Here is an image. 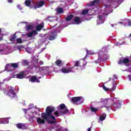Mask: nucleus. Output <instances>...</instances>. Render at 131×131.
I'll use <instances>...</instances> for the list:
<instances>
[{
  "instance_id": "40",
  "label": "nucleus",
  "mask_w": 131,
  "mask_h": 131,
  "mask_svg": "<svg viewBox=\"0 0 131 131\" xmlns=\"http://www.w3.org/2000/svg\"><path fill=\"white\" fill-rule=\"evenodd\" d=\"M128 77L129 78V80L131 81V75H128Z\"/></svg>"
},
{
  "instance_id": "44",
  "label": "nucleus",
  "mask_w": 131,
  "mask_h": 131,
  "mask_svg": "<svg viewBox=\"0 0 131 131\" xmlns=\"http://www.w3.org/2000/svg\"><path fill=\"white\" fill-rule=\"evenodd\" d=\"M3 40V38L0 37V41H2Z\"/></svg>"
},
{
  "instance_id": "49",
  "label": "nucleus",
  "mask_w": 131,
  "mask_h": 131,
  "mask_svg": "<svg viewBox=\"0 0 131 131\" xmlns=\"http://www.w3.org/2000/svg\"><path fill=\"white\" fill-rule=\"evenodd\" d=\"M108 6H109V7H110V5H108Z\"/></svg>"
},
{
  "instance_id": "5",
  "label": "nucleus",
  "mask_w": 131,
  "mask_h": 131,
  "mask_svg": "<svg viewBox=\"0 0 131 131\" xmlns=\"http://www.w3.org/2000/svg\"><path fill=\"white\" fill-rule=\"evenodd\" d=\"M16 126L19 129H22L23 130L27 129V124L26 123H18L16 124Z\"/></svg>"
},
{
  "instance_id": "7",
  "label": "nucleus",
  "mask_w": 131,
  "mask_h": 131,
  "mask_svg": "<svg viewBox=\"0 0 131 131\" xmlns=\"http://www.w3.org/2000/svg\"><path fill=\"white\" fill-rule=\"evenodd\" d=\"M43 6H45V1H41L38 3H35L34 4V9L35 10L36 9H39V8H41V7H43Z\"/></svg>"
},
{
  "instance_id": "10",
  "label": "nucleus",
  "mask_w": 131,
  "mask_h": 131,
  "mask_svg": "<svg viewBox=\"0 0 131 131\" xmlns=\"http://www.w3.org/2000/svg\"><path fill=\"white\" fill-rule=\"evenodd\" d=\"M56 36H57V32L53 31L49 34L48 38L49 40H54L56 39Z\"/></svg>"
},
{
  "instance_id": "34",
  "label": "nucleus",
  "mask_w": 131,
  "mask_h": 131,
  "mask_svg": "<svg viewBox=\"0 0 131 131\" xmlns=\"http://www.w3.org/2000/svg\"><path fill=\"white\" fill-rule=\"evenodd\" d=\"M28 37H32L33 36V34L32 32H31L28 34Z\"/></svg>"
},
{
  "instance_id": "9",
  "label": "nucleus",
  "mask_w": 131,
  "mask_h": 131,
  "mask_svg": "<svg viewBox=\"0 0 131 131\" xmlns=\"http://www.w3.org/2000/svg\"><path fill=\"white\" fill-rule=\"evenodd\" d=\"M121 105L120 103H113L112 104V106L110 105L109 106H105L106 108V110H110V109H113V108H117V109H119Z\"/></svg>"
},
{
  "instance_id": "25",
  "label": "nucleus",
  "mask_w": 131,
  "mask_h": 131,
  "mask_svg": "<svg viewBox=\"0 0 131 131\" xmlns=\"http://www.w3.org/2000/svg\"><path fill=\"white\" fill-rule=\"evenodd\" d=\"M88 55H94V52L92 50H86V55H85V56L84 57V59H86L87 57H88Z\"/></svg>"
},
{
  "instance_id": "37",
  "label": "nucleus",
  "mask_w": 131,
  "mask_h": 131,
  "mask_svg": "<svg viewBox=\"0 0 131 131\" xmlns=\"http://www.w3.org/2000/svg\"><path fill=\"white\" fill-rule=\"evenodd\" d=\"M23 63H24V65H26V66H27L29 64V63L28 62V61L27 60L24 61Z\"/></svg>"
},
{
  "instance_id": "1",
  "label": "nucleus",
  "mask_w": 131,
  "mask_h": 131,
  "mask_svg": "<svg viewBox=\"0 0 131 131\" xmlns=\"http://www.w3.org/2000/svg\"><path fill=\"white\" fill-rule=\"evenodd\" d=\"M55 108L52 106H48L46 108V113H42L41 114V118H38L37 119V122L39 124H45L46 123V121L49 124H54V123H57V119L55 116L52 115V113L55 111Z\"/></svg>"
},
{
  "instance_id": "19",
  "label": "nucleus",
  "mask_w": 131,
  "mask_h": 131,
  "mask_svg": "<svg viewBox=\"0 0 131 131\" xmlns=\"http://www.w3.org/2000/svg\"><path fill=\"white\" fill-rule=\"evenodd\" d=\"M102 108H103V106L98 108H95L93 107V106L90 107V109L92 112H97V111H99V109H102Z\"/></svg>"
},
{
  "instance_id": "18",
  "label": "nucleus",
  "mask_w": 131,
  "mask_h": 131,
  "mask_svg": "<svg viewBox=\"0 0 131 131\" xmlns=\"http://www.w3.org/2000/svg\"><path fill=\"white\" fill-rule=\"evenodd\" d=\"M74 22L76 24H79L81 23V20L80 19V17H76L74 19Z\"/></svg>"
},
{
  "instance_id": "24",
  "label": "nucleus",
  "mask_w": 131,
  "mask_h": 131,
  "mask_svg": "<svg viewBox=\"0 0 131 131\" xmlns=\"http://www.w3.org/2000/svg\"><path fill=\"white\" fill-rule=\"evenodd\" d=\"M55 63L56 66H58V67H61V66H62V60H61L58 59L55 61Z\"/></svg>"
},
{
  "instance_id": "15",
  "label": "nucleus",
  "mask_w": 131,
  "mask_h": 131,
  "mask_svg": "<svg viewBox=\"0 0 131 131\" xmlns=\"http://www.w3.org/2000/svg\"><path fill=\"white\" fill-rule=\"evenodd\" d=\"M30 80L31 82H40V81H39V79H37V77L35 76H32L30 79Z\"/></svg>"
},
{
  "instance_id": "17",
  "label": "nucleus",
  "mask_w": 131,
  "mask_h": 131,
  "mask_svg": "<svg viewBox=\"0 0 131 131\" xmlns=\"http://www.w3.org/2000/svg\"><path fill=\"white\" fill-rule=\"evenodd\" d=\"M16 76L17 78H18L19 79L24 78V72H21L19 74H17Z\"/></svg>"
},
{
  "instance_id": "14",
  "label": "nucleus",
  "mask_w": 131,
  "mask_h": 131,
  "mask_svg": "<svg viewBox=\"0 0 131 131\" xmlns=\"http://www.w3.org/2000/svg\"><path fill=\"white\" fill-rule=\"evenodd\" d=\"M45 23L43 22H42L41 24L38 25L36 26V30L37 31H40L42 28L45 27L44 25Z\"/></svg>"
},
{
  "instance_id": "27",
  "label": "nucleus",
  "mask_w": 131,
  "mask_h": 131,
  "mask_svg": "<svg viewBox=\"0 0 131 131\" xmlns=\"http://www.w3.org/2000/svg\"><path fill=\"white\" fill-rule=\"evenodd\" d=\"M25 4L27 7H30V5H31V1H26L25 2Z\"/></svg>"
},
{
  "instance_id": "6",
  "label": "nucleus",
  "mask_w": 131,
  "mask_h": 131,
  "mask_svg": "<svg viewBox=\"0 0 131 131\" xmlns=\"http://www.w3.org/2000/svg\"><path fill=\"white\" fill-rule=\"evenodd\" d=\"M129 63V59L127 58L122 57L120 58L118 62V64L121 65V64H127Z\"/></svg>"
},
{
  "instance_id": "28",
  "label": "nucleus",
  "mask_w": 131,
  "mask_h": 131,
  "mask_svg": "<svg viewBox=\"0 0 131 131\" xmlns=\"http://www.w3.org/2000/svg\"><path fill=\"white\" fill-rule=\"evenodd\" d=\"M46 20H48V21H49V22H54V21H55V19H54V17L51 16H49L48 17H47Z\"/></svg>"
},
{
  "instance_id": "3",
  "label": "nucleus",
  "mask_w": 131,
  "mask_h": 131,
  "mask_svg": "<svg viewBox=\"0 0 131 131\" xmlns=\"http://www.w3.org/2000/svg\"><path fill=\"white\" fill-rule=\"evenodd\" d=\"M105 56V54H104V52L103 51H100L98 54V59L96 60H95V63H100L102 60L104 59V56Z\"/></svg>"
},
{
  "instance_id": "47",
  "label": "nucleus",
  "mask_w": 131,
  "mask_h": 131,
  "mask_svg": "<svg viewBox=\"0 0 131 131\" xmlns=\"http://www.w3.org/2000/svg\"><path fill=\"white\" fill-rule=\"evenodd\" d=\"M2 32V29H0V33Z\"/></svg>"
},
{
  "instance_id": "33",
  "label": "nucleus",
  "mask_w": 131,
  "mask_h": 131,
  "mask_svg": "<svg viewBox=\"0 0 131 131\" xmlns=\"http://www.w3.org/2000/svg\"><path fill=\"white\" fill-rule=\"evenodd\" d=\"M75 67H79V61L77 60L75 63Z\"/></svg>"
},
{
  "instance_id": "23",
  "label": "nucleus",
  "mask_w": 131,
  "mask_h": 131,
  "mask_svg": "<svg viewBox=\"0 0 131 131\" xmlns=\"http://www.w3.org/2000/svg\"><path fill=\"white\" fill-rule=\"evenodd\" d=\"M105 102H106V104H108V105L109 104H111V105H112V103L114 102V100H113V99L108 98L105 100Z\"/></svg>"
},
{
  "instance_id": "2",
  "label": "nucleus",
  "mask_w": 131,
  "mask_h": 131,
  "mask_svg": "<svg viewBox=\"0 0 131 131\" xmlns=\"http://www.w3.org/2000/svg\"><path fill=\"white\" fill-rule=\"evenodd\" d=\"M71 102L74 105H76L78 102H80L79 104H82L83 103V97L82 96L72 97Z\"/></svg>"
},
{
  "instance_id": "12",
  "label": "nucleus",
  "mask_w": 131,
  "mask_h": 131,
  "mask_svg": "<svg viewBox=\"0 0 131 131\" xmlns=\"http://www.w3.org/2000/svg\"><path fill=\"white\" fill-rule=\"evenodd\" d=\"M97 25H100V24H103L104 20H103V17L102 15H98L97 19Z\"/></svg>"
},
{
  "instance_id": "20",
  "label": "nucleus",
  "mask_w": 131,
  "mask_h": 131,
  "mask_svg": "<svg viewBox=\"0 0 131 131\" xmlns=\"http://www.w3.org/2000/svg\"><path fill=\"white\" fill-rule=\"evenodd\" d=\"M16 38H17V36H16V33H14L10 37L9 40L10 41H15V40H16Z\"/></svg>"
},
{
  "instance_id": "38",
  "label": "nucleus",
  "mask_w": 131,
  "mask_h": 131,
  "mask_svg": "<svg viewBox=\"0 0 131 131\" xmlns=\"http://www.w3.org/2000/svg\"><path fill=\"white\" fill-rule=\"evenodd\" d=\"M54 114L55 116H59L60 115V114L58 112V111H56L54 113Z\"/></svg>"
},
{
  "instance_id": "39",
  "label": "nucleus",
  "mask_w": 131,
  "mask_h": 131,
  "mask_svg": "<svg viewBox=\"0 0 131 131\" xmlns=\"http://www.w3.org/2000/svg\"><path fill=\"white\" fill-rule=\"evenodd\" d=\"M7 2L9 4H12V3H13V0H7Z\"/></svg>"
},
{
  "instance_id": "43",
  "label": "nucleus",
  "mask_w": 131,
  "mask_h": 131,
  "mask_svg": "<svg viewBox=\"0 0 131 131\" xmlns=\"http://www.w3.org/2000/svg\"><path fill=\"white\" fill-rule=\"evenodd\" d=\"M91 130H92V127H90L88 129V131H91Z\"/></svg>"
},
{
  "instance_id": "45",
  "label": "nucleus",
  "mask_w": 131,
  "mask_h": 131,
  "mask_svg": "<svg viewBox=\"0 0 131 131\" xmlns=\"http://www.w3.org/2000/svg\"><path fill=\"white\" fill-rule=\"evenodd\" d=\"M129 25H131V21H128Z\"/></svg>"
},
{
  "instance_id": "22",
  "label": "nucleus",
  "mask_w": 131,
  "mask_h": 131,
  "mask_svg": "<svg viewBox=\"0 0 131 131\" xmlns=\"http://www.w3.org/2000/svg\"><path fill=\"white\" fill-rule=\"evenodd\" d=\"M74 18V15L73 14H70V15L67 16L66 18V21H71V19H73Z\"/></svg>"
},
{
  "instance_id": "31",
  "label": "nucleus",
  "mask_w": 131,
  "mask_h": 131,
  "mask_svg": "<svg viewBox=\"0 0 131 131\" xmlns=\"http://www.w3.org/2000/svg\"><path fill=\"white\" fill-rule=\"evenodd\" d=\"M32 29H33V26L30 25L27 26V30H32Z\"/></svg>"
},
{
  "instance_id": "46",
  "label": "nucleus",
  "mask_w": 131,
  "mask_h": 131,
  "mask_svg": "<svg viewBox=\"0 0 131 131\" xmlns=\"http://www.w3.org/2000/svg\"><path fill=\"white\" fill-rule=\"evenodd\" d=\"M129 37H131V34H129Z\"/></svg>"
},
{
  "instance_id": "11",
  "label": "nucleus",
  "mask_w": 131,
  "mask_h": 131,
  "mask_svg": "<svg viewBox=\"0 0 131 131\" xmlns=\"http://www.w3.org/2000/svg\"><path fill=\"white\" fill-rule=\"evenodd\" d=\"M19 65L17 63H11V64H7L5 66V68L6 69H8L11 67H13V68H18V67Z\"/></svg>"
},
{
  "instance_id": "35",
  "label": "nucleus",
  "mask_w": 131,
  "mask_h": 131,
  "mask_svg": "<svg viewBox=\"0 0 131 131\" xmlns=\"http://www.w3.org/2000/svg\"><path fill=\"white\" fill-rule=\"evenodd\" d=\"M32 33H33V34H35V35L38 34V32H37V31L36 30L32 31Z\"/></svg>"
},
{
  "instance_id": "41",
  "label": "nucleus",
  "mask_w": 131,
  "mask_h": 131,
  "mask_svg": "<svg viewBox=\"0 0 131 131\" xmlns=\"http://www.w3.org/2000/svg\"><path fill=\"white\" fill-rule=\"evenodd\" d=\"M39 64H40V65H42V64H43V61H39Z\"/></svg>"
},
{
  "instance_id": "32",
  "label": "nucleus",
  "mask_w": 131,
  "mask_h": 131,
  "mask_svg": "<svg viewBox=\"0 0 131 131\" xmlns=\"http://www.w3.org/2000/svg\"><path fill=\"white\" fill-rule=\"evenodd\" d=\"M16 42L17 43H22L23 41L22 40V39L18 38L16 39Z\"/></svg>"
},
{
  "instance_id": "21",
  "label": "nucleus",
  "mask_w": 131,
  "mask_h": 131,
  "mask_svg": "<svg viewBox=\"0 0 131 131\" xmlns=\"http://www.w3.org/2000/svg\"><path fill=\"white\" fill-rule=\"evenodd\" d=\"M57 14H63L64 13V9L61 7H58L56 9Z\"/></svg>"
},
{
  "instance_id": "26",
  "label": "nucleus",
  "mask_w": 131,
  "mask_h": 131,
  "mask_svg": "<svg viewBox=\"0 0 131 131\" xmlns=\"http://www.w3.org/2000/svg\"><path fill=\"white\" fill-rule=\"evenodd\" d=\"M99 3H100V0H94L91 2V6H95V5H98Z\"/></svg>"
},
{
  "instance_id": "4",
  "label": "nucleus",
  "mask_w": 131,
  "mask_h": 131,
  "mask_svg": "<svg viewBox=\"0 0 131 131\" xmlns=\"http://www.w3.org/2000/svg\"><path fill=\"white\" fill-rule=\"evenodd\" d=\"M59 108H60L61 110H63L61 112V113L62 114H66L68 113V112H69V110L67 108V106H66V105L64 103L60 104Z\"/></svg>"
},
{
  "instance_id": "42",
  "label": "nucleus",
  "mask_w": 131,
  "mask_h": 131,
  "mask_svg": "<svg viewBox=\"0 0 131 131\" xmlns=\"http://www.w3.org/2000/svg\"><path fill=\"white\" fill-rule=\"evenodd\" d=\"M114 78H115V79H117V76H116V75H114Z\"/></svg>"
},
{
  "instance_id": "30",
  "label": "nucleus",
  "mask_w": 131,
  "mask_h": 131,
  "mask_svg": "<svg viewBox=\"0 0 131 131\" xmlns=\"http://www.w3.org/2000/svg\"><path fill=\"white\" fill-rule=\"evenodd\" d=\"M89 11L90 10L89 9H84V10H82V14L83 15H86V14H88V13H89Z\"/></svg>"
},
{
  "instance_id": "48",
  "label": "nucleus",
  "mask_w": 131,
  "mask_h": 131,
  "mask_svg": "<svg viewBox=\"0 0 131 131\" xmlns=\"http://www.w3.org/2000/svg\"><path fill=\"white\" fill-rule=\"evenodd\" d=\"M110 80H111V78H110Z\"/></svg>"
},
{
  "instance_id": "8",
  "label": "nucleus",
  "mask_w": 131,
  "mask_h": 131,
  "mask_svg": "<svg viewBox=\"0 0 131 131\" xmlns=\"http://www.w3.org/2000/svg\"><path fill=\"white\" fill-rule=\"evenodd\" d=\"M102 88L104 90V91H105V92H108V91H110L111 92H114V91H115V90L116 89V85H115V83H113V87L110 89L106 88V86H105V85H103Z\"/></svg>"
},
{
  "instance_id": "16",
  "label": "nucleus",
  "mask_w": 131,
  "mask_h": 131,
  "mask_svg": "<svg viewBox=\"0 0 131 131\" xmlns=\"http://www.w3.org/2000/svg\"><path fill=\"white\" fill-rule=\"evenodd\" d=\"M9 95L10 97H11V98H15V97H16V93H15V91L13 89H10L9 91Z\"/></svg>"
},
{
  "instance_id": "36",
  "label": "nucleus",
  "mask_w": 131,
  "mask_h": 131,
  "mask_svg": "<svg viewBox=\"0 0 131 131\" xmlns=\"http://www.w3.org/2000/svg\"><path fill=\"white\" fill-rule=\"evenodd\" d=\"M17 8H18V9H19V10H20V11L23 10V8H22V7L20 5H18L17 6Z\"/></svg>"
},
{
  "instance_id": "29",
  "label": "nucleus",
  "mask_w": 131,
  "mask_h": 131,
  "mask_svg": "<svg viewBox=\"0 0 131 131\" xmlns=\"http://www.w3.org/2000/svg\"><path fill=\"white\" fill-rule=\"evenodd\" d=\"M100 121H103L106 119V114L103 115V116H100L99 117Z\"/></svg>"
},
{
  "instance_id": "13",
  "label": "nucleus",
  "mask_w": 131,
  "mask_h": 131,
  "mask_svg": "<svg viewBox=\"0 0 131 131\" xmlns=\"http://www.w3.org/2000/svg\"><path fill=\"white\" fill-rule=\"evenodd\" d=\"M72 69H73V68H68V69L63 68L61 69V72L62 73H69V72H72Z\"/></svg>"
}]
</instances>
